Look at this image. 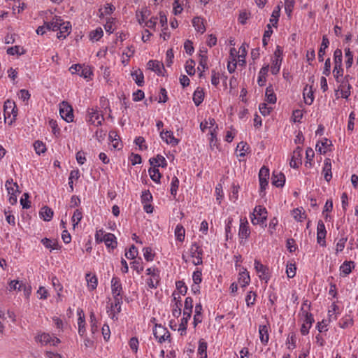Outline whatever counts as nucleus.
<instances>
[{
    "mask_svg": "<svg viewBox=\"0 0 358 358\" xmlns=\"http://www.w3.org/2000/svg\"><path fill=\"white\" fill-rule=\"evenodd\" d=\"M145 274L149 276L145 280L148 287L149 289L157 288L161 280L160 270L153 266L145 270Z\"/></svg>",
    "mask_w": 358,
    "mask_h": 358,
    "instance_id": "f257e3e1",
    "label": "nucleus"
},
{
    "mask_svg": "<svg viewBox=\"0 0 358 358\" xmlns=\"http://www.w3.org/2000/svg\"><path fill=\"white\" fill-rule=\"evenodd\" d=\"M299 315L302 320L300 332L303 336H306L309 334L310 329L315 322L313 315L303 308H301Z\"/></svg>",
    "mask_w": 358,
    "mask_h": 358,
    "instance_id": "f03ea898",
    "label": "nucleus"
},
{
    "mask_svg": "<svg viewBox=\"0 0 358 358\" xmlns=\"http://www.w3.org/2000/svg\"><path fill=\"white\" fill-rule=\"evenodd\" d=\"M268 212L263 206H257L250 214L251 222L253 225H263L267 220Z\"/></svg>",
    "mask_w": 358,
    "mask_h": 358,
    "instance_id": "7ed1b4c3",
    "label": "nucleus"
},
{
    "mask_svg": "<svg viewBox=\"0 0 358 358\" xmlns=\"http://www.w3.org/2000/svg\"><path fill=\"white\" fill-rule=\"evenodd\" d=\"M17 115L15 103L11 100H6L3 104V115L5 122H8L9 125L15 121Z\"/></svg>",
    "mask_w": 358,
    "mask_h": 358,
    "instance_id": "20e7f679",
    "label": "nucleus"
},
{
    "mask_svg": "<svg viewBox=\"0 0 358 358\" xmlns=\"http://www.w3.org/2000/svg\"><path fill=\"white\" fill-rule=\"evenodd\" d=\"M69 71L72 74H78L79 76L87 80H91L93 76L92 68L90 66L85 64H73L69 68Z\"/></svg>",
    "mask_w": 358,
    "mask_h": 358,
    "instance_id": "39448f33",
    "label": "nucleus"
},
{
    "mask_svg": "<svg viewBox=\"0 0 358 358\" xmlns=\"http://www.w3.org/2000/svg\"><path fill=\"white\" fill-rule=\"evenodd\" d=\"M87 117L86 121L94 126L99 127L104 120L102 112L96 107L87 109Z\"/></svg>",
    "mask_w": 358,
    "mask_h": 358,
    "instance_id": "423d86ee",
    "label": "nucleus"
},
{
    "mask_svg": "<svg viewBox=\"0 0 358 358\" xmlns=\"http://www.w3.org/2000/svg\"><path fill=\"white\" fill-rule=\"evenodd\" d=\"M122 299L116 298L113 299V301L107 306L106 313L113 320L116 321L118 320V315L122 310Z\"/></svg>",
    "mask_w": 358,
    "mask_h": 358,
    "instance_id": "0eeeda50",
    "label": "nucleus"
},
{
    "mask_svg": "<svg viewBox=\"0 0 358 358\" xmlns=\"http://www.w3.org/2000/svg\"><path fill=\"white\" fill-rule=\"evenodd\" d=\"M270 176L269 169L263 166L259 172V194L261 196L265 194V190L268 185V179Z\"/></svg>",
    "mask_w": 358,
    "mask_h": 358,
    "instance_id": "6e6552de",
    "label": "nucleus"
},
{
    "mask_svg": "<svg viewBox=\"0 0 358 358\" xmlns=\"http://www.w3.org/2000/svg\"><path fill=\"white\" fill-rule=\"evenodd\" d=\"M250 235V229L249 223L246 217H241L240 219V225L238 229V237L240 239V244L244 245L246 240Z\"/></svg>",
    "mask_w": 358,
    "mask_h": 358,
    "instance_id": "1a4fd4ad",
    "label": "nucleus"
},
{
    "mask_svg": "<svg viewBox=\"0 0 358 358\" xmlns=\"http://www.w3.org/2000/svg\"><path fill=\"white\" fill-rule=\"evenodd\" d=\"M255 269L259 274V278L261 281L268 283L271 278V273L268 266L262 264L259 260L255 259L254 262Z\"/></svg>",
    "mask_w": 358,
    "mask_h": 358,
    "instance_id": "9d476101",
    "label": "nucleus"
},
{
    "mask_svg": "<svg viewBox=\"0 0 358 358\" xmlns=\"http://www.w3.org/2000/svg\"><path fill=\"white\" fill-rule=\"evenodd\" d=\"M190 256L192 258V264L195 266L201 265L203 264V250L201 247L196 243H193L189 249Z\"/></svg>",
    "mask_w": 358,
    "mask_h": 358,
    "instance_id": "9b49d317",
    "label": "nucleus"
},
{
    "mask_svg": "<svg viewBox=\"0 0 358 358\" xmlns=\"http://www.w3.org/2000/svg\"><path fill=\"white\" fill-rule=\"evenodd\" d=\"M153 335L159 343L171 341V334L169 330L161 324H155L153 329Z\"/></svg>",
    "mask_w": 358,
    "mask_h": 358,
    "instance_id": "f8f14e48",
    "label": "nucleus"
},
{
    "mask_svg": "<svg viewBox=\"0 0 358 358\" xmlns=\"http://www.w3.org/2000/svg\"><path fill=\"white\" fill-rule=\"evenodd\" d=\"M59 114L63 120L67 122L73 121V108L66 101H62L59 104Z\"/></svg>",
    "mask_w": 358,
    "mask_h": 358,
    "instance_id": "ddd939ff",
    "label": "nucleus"
},
{
    "mask_svg": "<svg viewBox=\"0 0 358 358\" xmlns=\"http://www.w3.org/2000/svg\"><path fill=\"white\" fill-rule=\"evenodd\" d=\"M35 339L37 343H40L43 345L49 344L50 345L56 346L60 343V340L58 338L44 332L39 334L36 336Z\"/></svg>",
    "mask_w": 358,
    "mask_h": 358,
    "instance_id": "4468645a",
    "label": "nucleus"
},
{
    "mask_svg": "<svg viewBox=\"0 0 358 358\" xmlns=\"http://www.w3.org/2000/svg\"><path fill=\"white\" fill-rule=\"evenodd\" d=\"M111 293L113 299H122V285L120 279L117 276H113L111 279Z\"/></svg>",
    "mask_w": 358,
    "mask_h": 358,
    "instance_id": "2eb2a0df",
    "label": "nucleus"
},
{
    "mask_svg": "<svg viewBox=\"0 0 358 358\" xmlns=\"http://www.w3.org/2000/svg\"><path fill=\"white\" fill-rule=\"evenodd\" d=\"M327 230L322 220H320L317 224V243L322 247L326 246Z\"/></svg>",
    "mask_w": 358,
    "mask_h": 358,
    "instance_id": "dca6fc26",
    "label": "nucleus"
},
{
    "mask_svg": "<svg viewBox=\"0 0 358 358\" xmlns=\"http://www.w3.org/2000/svg\"><path fill=\"white\" fill-rule=\"evenodd\" d=\"M160 137L166 142V143L171 145V146H176L179 143V139L176 138L172 131L162 130L160 131Z\"/></svg>",
    "mask_w": 358,
    "mask_h": 358,
    "instance_id": "f3484780",
    "label": "nucleus"
},
{
    "mask_svg": "<svg viewBox=\"0 0 358 358\" xmlns=\"http://www.w3.org/2000/svg\"><path fill=\"white\" fill-rule=\"evenodd\" d=\"M250 276L249 272L244 267L239 270L238 281L241 287H246L250 283Z\"/></svg>",
    "mask_w": 358,
    "mask_h": 358,
    "instance_id": "a211bd4d",
    "label": "nucleus"
},
{
    "mask_svg": "<svg viewBox=\"0 0 358 358\" xmlns=\"http://www.w3.org/2000/svg\"><path fill=\"white\" fill-rule=\"evenodd\" d=\"M148 69L156 73L158 76H164V64L157 60H150L148 64Z\"/></svg>",
    "mask_w": 358,
    "mask_h": 358,
    "instance_id": "6ab92c4d",
    "label": "nucleus"
},
{
    "mask_svg": "<svg viewBox=\"0 0 358 358\" xmlns=\"http://www.w3.org/2000/svg\"><path fill=\"white\" fill-rule=\"evenodd\" d=\"M108 252H112L117 246V241L115 236L112 233H107L103 241Z\"/></svg>",
    "mask_w": 358,
    "mask_h": 358,
    "instance_id": "aec40b11",
    "label": "nucleus"
},
{
    "mask_svg": "<svg viewBox=\"0 0 358 358\" xmlns=\"http://www.w3.org/2000/svg\"><path fill=\"white\" fill-rule=\"evenodd\" d=\"M218 127L215 126L212 130H210L208 134V141H209V146L210 148L213 150L214 149H219V143L217 138V129Z\"/></svg>",
    "mask_w": 358,
    "mask_h": 358,
    "instance_id": "412c9836",
    "label": "nucleus"
},
{
    "mask_svg": "<svg viewBox=\"0 0 358 358\" xmlns=\"http://www.w3.org/2000/svg\"><path fill=\"white\" fill-rule=\"evenodd\" d=\"M272 185L277 187H282L285 182V176L281 172L273 171L271 178Z\"/></svg>",
    "mask_w": 358,
    "mask_h": 358,
    "instance_id": "4be33fe9",
    "label": "nucleus"
},
{
    "mask_svg": "<svg viewBox=\"0 0 358 358\" xmlns=\"http://www.w3.org/2000/svg\"><path fill=\"white\" fill-rule=\"evenodd\" d=\"M131 76L138 87H142L145 84L144 75L140 69H134L131 72Z\"/></svg>",
    "mask_w": 358,
    "mask_h": 358,
    "instance_id": "5701e85b",
    "label": "nucleus"
},
{
    "mask_svg": "<svg viewBox=\"0 0 358 358\" xmlns=\"http://www.w3.org/2000/svg\"><path fill=\"white\" fill-rule=\"evenodd\" d=\"M58 30L59 31L57 33V38L64 39L71 31V24L69 22L63 21Z\"/></svg>",
    "mask_w": 358,
    "mask_h": 358,
    "instance_id": "b1692460",
    "label": "nucleus"
},
{
    "mask_svg": "<svg viewBox=\"0 0 358 358\" xmlns=\"http://www.w3.org/2000/svg\"><path fill=\"white\" fill-rule=\"evenodd\" d=\"M268 70H269L268 64H266L260 69V70L258 73V78H257V83H258L259 86L263 87L266 85V77H267Z\"/></svg>",
    "mask_w": 358,
    "mask_h": 358,
    "instance_id": "393cba45",
    "label": "nucleus"
},
{
    "mask_svg": "<svg viewBox=\"0 0 358 358\" xmlns=\"http://www.w3.org/2000/svg\"><path fill=\"white\" fill-rule=\"evenodd\" d=\"M329 41L326 35L322 36V43L318 50L317 57L319 62H322L324 61V56L326 53V50L329 48Z\"/></svg>",
    "mask_w": 358,
    "mask_h": 358,
    "instance_id": "a878e982",
    "label": "nucleus"
},
{
    "mask_svg": "<svg viewBox=\"0 0 358 358\" xmlns=\"http://www.w3.org/2000/svg\"><path fill=\"white\" fill-rule=\"evenodd\" d=\"M338 83L340 84L338 90L341 91L342 97L344 99H348L351 94V85L350 83H347V81H343L341 80Z\"/></svg>",
    "mask_w": 358,
    "mask_h": 358,
    "instance_id": "bb28decb",
    "label": "nucleus"
},
{
    "mask_svg": "<svg viewBox=\"0 0 358 358\" xmlns=\"http://www.w3.org/2000/svg\"><path fill=\"white\" fill-rule=\"evenodd\" d=\"M150 164L152 167H162L165 168L167 166V162L165 157L161 155H157L155 157L150 158L149 159Z\"/></svg>",
    "mask_w": 358,
    "mask_h": 358,
    "instance_id": "cd10ccee",
    "label": "nucleus"
},
{
    "mask_svg": "<svg viewBox=\"0 0 358 358\" xmlns=\"http://www.w3.org/2000/svg\"><path fill=\"white\" fill-rule=\"evenodd\" d=\"M259 335L261 343L266 345L269 341L268 327L267 325L259 326Z\"/></svg>",
    "mask_w": 358,
    "mask_h": 358,
    "instance_id": "c85d7f7f",
    "label": "nucleus"
},
{
    "mask_svg": "<svg viewBox=\"0 0 358 358\" xmlns=\"http://www.w3.org/2000/svg\"><path fill=\"white\" fill-rule=\"evenodd\" d=\"M192 26L194 27L195 30L200 33L203 34L206 30V26L204 24V19L201 17H195L192 19Z\"/></svg>",
    "mask_w": 358,
    "mask_h": 358,
    "instance_id": "c756f323",
    "label": "nucleus"
},
{
    "mask_svg": "<svg viewBox=\"0 0 358 358\" xmlns=\"http://www.w3.org/2000/svg\"><path fill=\"white\" fill-rule=\"evenodd\" d=\"M322 174L324 175V180L327 182H329L332 178L331 163L330 159H326L324 160L322 168Z\"/></svg>",
    "mask_w": 358,
    "mask_h": 358,
    "instance_id": "7c9ffc66",
    "label": "nucleus"
},
{
    "mask_svg": "<svg viewBox=\"0 0 358 358\" xmlns=\"http://www.w3.org/2000/svg\"><path fill=\"white\" fill-rule=\"evenodd\" d=\"M265 100L267 103L271 104H275L277 101V97L274 92V89L272 85H269L265 92Z\"/></svg>",
    "mask_w": 358,
    "mask_h": 358,
    "instance_id": "2f4dec72",
    "label": "nucleus"
},
{
    "mask_svg": "<svg viewBox=\"0 0 358 358\" xmlns=\"http://www.w3.org/2000/svg\"><path fill=\"white\" fill-rule=\"evenodd\" d=\"M355 268V262L352 261H345L340 266L339 271L341 272V275L343 276H346L349 275L352 268Z\"/></svg>",
    "mask_w": 358,
    "mask_h": 358,
    "instance_id": "473e14b6",
    "label": "nucleus"
},
{
    "mask_svg": "<svg viewBox=\"0 0 358 358\" xmlns=\"http://www.w3.org/2000/svg\"><path fill=\"white\" fill-rule=\"evenodd\" d=\"M109 139L112 143V146L113 148L117 150H120L122 148V143L120 140V137L117 135L116 131H110L109 132Z\"/></svg>",
    "mask_w": 358,
    "mask_h": 358,
    "instance_id": "72a5a7b5",
    "label": "nucleus"
},
{
    "mask_svg": "<svg viewBox=\"0 0 358 358\" xmlns=\"http://www.w3.org/2000/svg\"><path fill=\"white\" fill-rule=\"evenodd\" d=\"M180 297L178 296V299L173 294V304L172 305V315L174 317L178 318L181 314V307L182 304L180 300Z\"/></svg>",
    "mask_w": 358,
    "mask_h": 358,
    "instance_id": "f704fd0d",
    "label": "nucleus"
},
{
    "mask_svg": "<svg viewBox=\"0 0 358 358\" xmlns=\"http://www.w3.org/2000/svg\"><path fill=\"white\" fill-rule=\"evenodd\" d=\"M331 145V142L327 138H323L320 142L316 144V150L320 154H325L329 151V147Z\"/></svg>",
    "mask_w": 358,
    "mask_h": 358,
    "instance_id": "c9c22d12",
    "label": "nucleus"
},
{
    "mask_svg": "<svg viewBox=\"0 0 358 358\" xmlns=\"http://www.w3.org/2000/svg\"><path fill=\"white\" fill-rule=\"evenodd\" d=\"M174 235L177 241L182 243L185 238V229L180 224L176 225L174 230Z\"/></svg>",
    "mask_w": 358,
    "mask_h": 358,
    "instance_id": "e433bc0d",
    "label": "nucleus"
},
{
    "mask_svg": "<svg viewBox=\"0 0 358 358\" xmlns=\"http://www.w3.org/2000/svg\"><path fill=\"white\" fill-rule=\"evenodd\" d=\"M85 279L89 289L94 290L96 288L98 285V279L96 275H92L90 273H87L85 275Z\"/></svg>",
    "mask_w": 358,
    "mask_h": 358,
    "instance_id": "4c0bfd02",
    "label": "nucleus"
},
{
    "mask_svg": "<svg viewBox=\"0 0 358 358\" xmlns=\"http://www.w3.org/2000/svg\"><path fill=\"white\" fill-rule=\"evenodd\" d=\"M202 305L200 303H196L194 308V315L193 321L194 327H196L199 323L202 322Z\"/></svg>",
    "mask_w": 358,
    "mask_h": 358,
    "instance_id": "58836bf2",
    "label": "nucleus"
},
{
    "mask_svg": "<svg viewBox=\"0 0 358 358\" xmlns=\"http://www.w3.org/2000/svg\"><path fill=\"white\" fill-rule=\"evenodd\" d=\"M80 176V171L78 169L72 170L70 172L69 177V182H68L70 192H73L74 180H78L79 179Z\"/></svg>",
    "mask_w": 358,
    "mask_h": 358,
    "instance_id": "ea45409f",
    "label": "nucleus"
},
{
    "mask_svg": "<svg viewBox=\"0 0 358 358\" xmlns=\"http://www.w3.org/2000/svg\"><path fill=\"white\" fill-rule=\"evenodd\" d=\"M98 322L99 321L96 317L94 312L91 310L90 313V331L92 334H95L99 331Z\"/></svg>",
    "mask_w": 358,
    "mask_h": 358,
    "instance_id": "a19ab883",
    "label": "nucleus"
},
{
    "mask_svg": "<svg viewBox=\"0 0 358 358\" xmlns=\"http://www.w3.org/2000/svg\"><path fill=\"white\" fill-rule=\"evenodd\" d=\"M291 214L297 222H301L306 218V214L303 208H294L292 210Z\"/></svg>",
    "mask_w": 358,
    "mask_h": 358,
    "instance_id": "79ce46f5",
    "label": "nucleus"
},
{
    "mask_svg": "<svg viewBox=\"0 0 358 358\" xmlns=\"http://www.w3.org/2000/svg\"><path fill=\"white\" fill-rule=\"evenodd\" d=\"M64 20L59 16H55L50 22H46L50 30L57 31L62 25Z\"/></svg>",
    "mask_w": 358,
    "mask_h": 358,
    "instance_id": "37998d69",
    "label": "nucleus"
},
{
    "mask_svg": "<svg viewBox=\"0 0 358 358\" xmlns=\"http://www.w3.org/2000/svg\"><path fill=\"white\" fill-rule=\"evenodd\" d=\"M207 348L208 343L203 338H201L199 341V346L197 350L198 355L200 356V358H208Z\"/></svg>",
    "mask_w": 358,
    "mask_h": 358,
    "instance_id": "c03bdc74",
    "label": "nucleus"
},
{
    "mask_svg": "<svg viewBox=\"0 0 358 358\" xmlns=\"http://www.w3.org/2000/svg\"><path fill=\"white\" fill-rule=\"evenodd\" d=\"M5 187L8 194H13L19 193L18 185L16 182H13V179L8 180L6 182Z\"/></svg>",
    "mask_w": 358,
    "mask_h": 358,
    "instance_id": "a18cd8bd",
    "label": "nucleus"
},
{
    "mask_svg": "<svg viewBox=\"0 0 358 358\" xmlns=\"http://www.w3.org/2000/svg\"><path fill=\"white\" fill-rule=\"evenodd\" d=\"M204 92L203 90L198 87L193 94V101L196 106H199L203 101Z\"/></svg>",
    "mask_w": 358,
    "mask_h": 358,
    "instance_id": "49530a36",
    "label": "nucleus"
},
{
    "mask_svg": "<svg viewBox=\"0 0 358 358\" xmlns=\"http://www.w3.org/2000/svg\"><path fill=\"white\" fill-rule=\"evenodd\" d=\"M40 217L45 221H50L53 216V211L48 206L43 207L40 210Z\"/></svg>",
    "mask_w": 358,
    "mask_h": 358,
    "instance_id": "de8ad7c7",
    "label": "nucleus"
},
{
    "mask_svg": "<svg viewBox=\"0 0 358 358\" xmlns=\"http://www.w3.org/2000/svg\"><path fill=\"white\" fill-rule=\"evenodd\" d=\"M353 324L352 317L350 315H346L340 320L338 325L342 329H347L351 327Z\"/></svg>",
    "mask_w": 358,
    "mask_h": 358,
    "instance_id": "09e8293b",
    "label": "nucleus"
},
{
    "mask_svg": "<svg viewBox=\"0 0 358 358\" xmlns=\"http://www.w3.org/2000/svg\"><path fill=\"white\" fill-rule=\"evenodd\" d=\"M115 8L111 3H106L103 8L99 10V17L100 18L104 17L106 15H110L113 13Z\"/></svg>",
    "mask_w": 358,
    "mask_h": 358,
    "instance_id": "8fccbe9b",
    "label": "nucleus"
},
{
    "mask_svg": "<svg viewBox=\"0 0 358 358\" xmlns=\"http://www.w3.org/2000/svg\"><path fill=\"white\" fill-rule=\"evenodd\" d=\"M249 149V146L247 143L241 141L240 142L236 149L237 156L239 157H244L246 155L247 151Z\"/></svg>",
    "mask_w": 358,
    "mask_h": 358,
    "instance_id": "3c124183",
    "label": "nucleus"
},
{
    "mask_svg": "<svg viewBox=\"0 0 358 358\" xmlns=\"http://www.w3.org/2000/svg\"><path fill=\"white\" fill-rule=\"evenodd\" d=\"M303 98L304 101L308 105H311L314 101V96L313 92L312 91V87H310L309 89H308V87L306 86L303 90Z\"/></svg>",
    "mask_w": 358,
    "mask_h": 358,
    "instance_id": "603ef678",
    "label": "nucleus"
},
{
    "mask_svg": "<svg viewBox=\"0 0 358 358\" xmlns=\"http://www.w3.org/2000/svg\"><path fill=\"white\" fill-rule=\"evenodd\" d=\"M280 15V6H277L273 10L270 19L271 25L276 27Z\"/></svg>",
    "mask_w": 358,
    "mask_h": 358,
    "instance_id": "864d4df0",
    "label": "nucleus"
},
{
    "mask_svg": "<svg viewBox=\"0 0 358 358\" xmlns=\"http://www.w3.org/2000/svg\"><path fill=\"white\" fill-rule=\"evenodd\" d=\"M296 265L294 262H288L286 264V273L288 278H293L296 275Z\"/></svg>",
    "mask_w": 358,
    "mask_h": 358,
    "instance_id": "5fc2aeb1",
    "label": "nucleus"
},
{
    "mask_svg": "<svg viewBox=\"0 0 358 358\" xmlns=\"http://www.w3.org/2000/svg\"><path fill=\"white\" fill-rule=\"evenodd\" d=\"M240 186L238 184L233 183L231 186V192L229 193V199L231 201L235 203L238 199V192Z\"/></svg>",
    "mask_w": 358,
    "mask_h": 358,
    "instance_id": "6e6d98bb",
    "label": "nucleus"
},
{
    "mask_svg": "<svg viewBox=\"0 0 358 358\" xmlns=\"http://www.w3.org/2000/svg\"><path fill=\"white\" fill-rule=\"evenodd\" d=\"M148 173L150 174V178L156 183H160V179L162 175L158 169L156 167H151L148 169Z\"/></svg>",
    "mask_w": 358,
    "mask_h": 358,
    "instance_id": "4d7b16f0",
    "label": "nucleus"
},
{
    "mask_svg": "<svg viewBox=\"0 0 358 358\" xmlns=\"http://www.w3.org/2000/svg\"><path fill=\"white\" fill-rule=\"evenodd\" d=\"M282 59H271V71L273 75H277L280 70Z\"/></svg>",
    "mask_w": 358,
    "mask_h": 358,
    "instance_id": "13d9d810",
    "label": "nucleus"
},
{
    "mask_svg": "<svg viewBox=\"0 0 358 358\" xmlns=\"http://www.w3.org/2000/svg\"><path fill=\"white\" fill-rule=\"evenodd\" d=\"M26 52L23 47L15 45L7 49V54L9 55H22Z\"/></svg>",
    "mask_w": 358,
    "mask_h": 358,
    "instance_id": "bf43d9fd",
    "label": "nucleus"
},
{
    "mask_svg": "<svg viewBox=\"0 0 358 358\" xmlns=\"http://www.w3.org/2000/svg\"><path fill=\"white\" fill-rule=\"evenodd\" d=\"M257 294L255 292L249 291L245 296V302L248 307L252 306L256 302Z\"/></svg>",
    "mask_w": 358,
    "mask_h": 358,
    "instance_id": "052dcab7",
    "label": "nucleus"
},
{
    "mask_svg": "<svg viewBox=\"0 0 358 358\" xmlns=\"http://www.w3.org/2000/svg\"><path fill=\"white\" fill-rule=\"evenodd\" d=\"M345 67L347 69L351 68L353 64V54L350 48H345Z\"/></svg>",
    "mask_w": 358,
    "mask_h": 358,
    "instance_id": "680f3d73",
    "label": "nucleus"
},
{
    "mask_svg": "<svg viewBox=\"0 0 358 358\" xmlns=\"http://www.w3.org/2000/svg\"><path fill=\"white\" fill-rule=\"evenodd\" d=\"M200 61L198 66V69L201 71H203L206 69H207V60L208 57L206 55V50H201L200 51Z\"/></svg>",
    "mask_w": 358,
    "mask_h": 358,
    "instance_id": "e2e57ef3",
    "label": "nucleus"
},
{
    "mask_svg": "<svg viewBox=\"0 0 358 358\" xmlns=\"http://www.w3.org/2000/svg\"><path fill=\"white\" fill-rule=\"evenodd\" d=\"M42 244L50 250H58L59 246L56 241H52L48 238H44L41 240Z\"/></svg>",
    "mask_w": 358,
    "mask_h": 358,
    "instance_id": "0e129e2a",
    "label": "nucleus"
},
{
    "mask_svg": "<svg viewBox=\"0 0 358 358\" xmlns=\"http://www.w3.org/2000/svg\"><path fill=\"white\" fill-rule=\"evenodd\" d=\"M131 268H133L138 274H141L144 270V266L141 258L134 259L131 263Z\"/></svg>",
    "mask_w": 358,
    "mask_h": 358,
    "instance_id": "69168bd1",
    "label": "nucleus"
},
{
    "mask_svg": "<svg viewBox=\"0 0 358 358\" xmlns=\"http://www.w3.org/2000/svg\"><path fill=\"white\" fill-rule=\"evenodd\" d=\"M344 70L342 65L334 66L333 69V75L336 82H340L343 77Z\"/></svg>",
    "mask_w": 358,
    "mask_h": 358,
    "instance_id": "338daca9",
    "label": "nucleus"
},
{
    "mask_svg": "<svg viewBox=\"0 0 358 358\" xmlns=\"http://www.w3.org/2000/svg\"><path fill=\"white\" fill-rule=\"evenodd\" d=\"M143 257L147 262H152L155 259V254L153 252L150 247H145L143 248Z\"/></svg>",
    "mask_w": 358,
    "mask_h": 358,
    "instance_id": "774afa93",
    "label": "nucleus"
}]
</instances>
